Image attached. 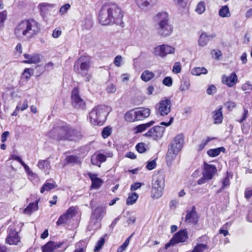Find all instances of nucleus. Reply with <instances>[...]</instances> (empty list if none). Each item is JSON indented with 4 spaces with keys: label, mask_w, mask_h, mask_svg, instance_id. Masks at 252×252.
<instances>
[{
    "label": "nucleus",
    "mask_w": 252,
    "mask_h": 252,
    "mask_svg": "<svg viewBox=\"0 0 252 252\" xmlns=\"http://www.w3.org/2000/svg\"><path fill=\"white\" fill-rule=\"evenodd\" d=\"M123 12L121 8L115 3H106L103 5L98 15L99 23L102 25L115 24L124 27Z\"/></svg>",
    "instance_id": "nucleus-1"
},
{
    "label": "nucleus",
    "mask_w": 252,
    "mask_h": 252,
    "mask_svg": "<svg viewBox=\"0 0 252 252\" xmlns=\"http://www.w3.org/2000/svg\"><path fill=\"white\" fill-rule=\"evenodd\" d=\"M39 31V24L33 19H29L22 21L16 26L14 29V34L20 40H29Z\"/></svg>",
    "instance_id": "nucleus-2"
},
{
    "label": "nucleus",
    "mask_w": 252,
    "mask_h": 252,
    "mask_svg": "<svg viewBox=\"0 0 252 252\" xmlns=\"http://www.w3.org/2000/svg\"><path fill=\"white\" fill-rule=\"evenodd\" d=\"M79 135L76 129L66 124L58 125L48 133L50 138L57 141L74 140Z\"/></svg>",
    "instance_id": "nucleus-3"
},
{
    "label": "nucleus",
    "mask_w": 252,
    "mask_h": 252,
    "mask_svg": "<svg viewBox=\"0 0 252 252\" xmlns=\"http://www.w3.org/2000/svg\"><path fill=\"white\" fill-rule=\"evenodd\" d=\"M155 27L158 33L161 36L170 35L172 32V27L169 23L168 15L166 12L158 13L154 17Z\"/></svg>",
    "instance_id": "nucleus-4"
},
{
    "label": "nucleus",
    "mask_w": 252,
    "mask_h": 252,
    "mask_svg": "<svg viewBox=\"0 0 252 252\" xmlns=\"http://www.w3.org/2000/svg\"><path fill=\"white\" fill-rule=\"evenodd\" d=\"M107 109L105 105H98L94 108L89 114L91 123L94 125H102L108 114Z\"/></svg>",
    "instance_id": "nucleus-5"
},
{
    "label": "nucleus",
    "mask_w": 252,
    "mask_h": 252,
    "mask_svg": "<svg viewBox=\"0 0 252 252\" xmlns=\"http://www.w3.org/2000/svg\"><path fill=\"white\" fill-rule=\"evenodd\" d=\"M106 213V209L105 207L99 206L92 210L91 216L90 224L88 229L91 231L92 230H96L100 226V221L101 220L104 215Z\"/></svg>",
    "instance_id": "nucleus-6"
},
{
    "label": "nucleus",
    "mask_w": 252,
    "mask_h": 252,
    "mask_svg": "<svg viewBox=\"0 0 252 252\" xmlns=\"http://www.w3.org/2000/svg\"><path fill=\"white\" fill-rule=\"evenodd\" d=\"M164 176L163 174H156L154 176L152 183V197L158 198L163 193L164 188Z\"/></svg>",
    "instance_id": "nucleus-7"
},
{
    "label": "nucleus",
    "mask_w": 252,
    "mask_h": 252,
    "mask_svg": "<svg viewBox=\"0 0 252 252\" xmlns=\"http://www.w3.org/2000/svg\"><path fill=\"white\" fill-rule=\"evenodd\" d=\"M90 66V59L88 57H81L75 63L74 66V71L81 73L82 75H87Z\"/></svg>",
    "instance_id": "nucleus-8"
},
{
    "label": "nucleus",
    "mask_w": 252,
    "mask_h": 252,
    "mask_svg": "<svg viewBox=\"0 0 252 252\" xmlns=\"http://www.w3.org/2000/svg\"><path fill=\"white\" fill-rule=\"evenodd\" d=\"M188 239V232L186 229L179 230L174 235L169 242L166 243L164 246L165 249H167L171 246H173L179 243H184Z\"/></svg>",
    "instance_id": "nucleus-9"
},
{
    "label": "nucleus",
    "mask_w": 252,
    "mask_h": 252,
    "mask_svg": "<svg viewBox=\"0 0 252 252\" xmlns=\"http://www.w3.org/2000/svg\"><path fill=\"white\" fill-rule=\"evenodd\" d=\"M171 102L169 98H165L161 100L157 104L156 108L157 113L160 116H165L168 115L171 111Z\"/></svg>",
    "instance_id": "nucleus-10"
},
{
    "label": "nucleus",
    "mask_w": 252,
    "mask_h": 252,
    "mask_svg": "<svg viewBox=\"0 0 252 252\" xmlns=\"http://www.w3.org/2000/svg\"><path fill=\"white\" fill-rule=\"evenodd\" d=\"M71 102L72 105L77 109H84L86 106L85 102L81 97L79 91L77 87L73 89L71 93Z\"/></svg>",
    "instance_id": "nucleus-11"
},
{
    "label": "nucleus",
    "mask_w": 252,
    "mask_h": 252,
    "mask_svg": "<svg viewBox=\"0 0 252 252\" xmlns=\"http://www.w3.org/2000/svg\"><path fill=\"white\" fill-rule=\"evenodd\" d=\"M174 52V47L166 44H162L156 47L154 49L153 53L156 56L164 58L168 54H173Z\"/></svg>",
    "instance_id": "nucleus-12"
},
{
    "label": "nucleus",
    "mask_w": 252,
    "mask_h": 252,
    "mask_svg": "<svg viewBox=\"0 0 252 252\" xmlns=\"http://www.w3.org/2000/svg\"><path fill=\"white\" fill-rule=\"evenodd\" d=\"M164 130V127L157 126L151 128L144 135L146 137H152L154 140H158L163 136Z\"/></svg>",
    "instance_id": "nucleus-13"
},
{
    "label": "nucleus",
    "mask_w": 252,
    "mask_h": 252,
    "mask_svg": "<svg viewBox=\"0 0 252 252\" xmlns=\"http://www.w3.org/2000/svg\"><path fill=\"white\" fill-rule=\"evenodd\" d=\"M7 232L8 235L5 240L6 243L10 245H17L21 240L18 232L11 227L8 229Z\"/></svg>",
    "instance_id": "nucleus-14"
},
{
    "label": "nucleus",
    "mask_w": 252,
    "mask_h": 252,
    "mask_svg": "<svg viewBox=\"0 0 252 252\" xmlns=\"http://www.w3.org/2000/svg\"><path fill=\"white\" fill-rule=\"evenodd\" d=\"M199 220V216L196 211L195 207L193 206L190 211L187 212L185 217V222L187 223L196 224Z\"/></svg>",
    "instance_id": "nucleus-15"
},
{
    "label": "nucleus",
    "mask_w": 252,
    "mask_h": 252,
    "mask_svg": "<svg viewBox=\"0 0 252 252\" xmlns=\"http://www.w3.org/2000/svg\"><path fill=\"white\" fill-rule=\"evenodd\" d=\"M216 36L215 33H209L206 32H202L199 36L198 44L200 47L206 46L209 42L213 39Z\"/></svg>",
    "instance_id": "nucleus-16"
},
{
    "label": "nucleus",
    "mask_w": 252,
    "mask_h": 252,
    "mask_svg": "<svg viewBox=\"0 0 252 252\" xmlns=\"http://www.w3.org/2000/svg\"><path fill=\"white\" fill-rule=\"evenodd\" d=\"M184 140V135L182 133L179 134L172 141L169 147L176 149V151H180L183 147Z\"/></svg>",
    "instance_id": "nucleus-17"
},
{
    "label": "nucleus",
    "mask_w": 252,
    "mask_h": 252,
    "mask_svg": "<svg viewBox=\"0 0 252 252\" xmlns=\"http://www.w3.org/2000/svg\"><path fill=\"white\" fill-rule=\"evenodd\" d=\"M204 170L203 174L208 178V180H211L217 171L215 165L209 164L206 162L204 163Z\"/></svg>",
    "instance_id": "nucleus-18"
},
{
    "label": "nucleus",
    "mask_w": 252,
    "mask_h": 252,
    "mask_svg": "<svg viewBox=\"0 0 252 252\" xmlns=\"http://www.w3.org/2000/svg\"><path fill=\"white\" fill-rule=\"evenodd\" d=\"M222 82L225 83L229 87L234 86L238 81V77L236 73H232L229 76H226L224 75L222 77Z\"/></svg>",
    "instance_id": "nucleus-19"
},
{
    "label": "nucleus",
    "mask_w": 252,
    "mask_h": 252,
    "mask_svg": "<svg viewBox=\"0 0 252 252\" xmlns=\"http://www.w3.org/2000/svg\"><path fill=\"white\" fill-rule=\"evenodd\" d=\"M88 175L92 181L91 189H99L103 183L102 180L98 178L97 177V175L95 174H93L89 172L88 173Z\"/></svg>",
    "instance_id": "nucleus-20"
},
{
    "label": "nucleus",
    "mask_w": 252,
    "mask_h": 252,
    "mask_svg": "<svg viewBox=\"0 0 252 252\" xmlns=\"http://www.w3.org/2000/svg\"><path fill=\"white\" fill-rule=\"evenodd\" d=\"M157 0H135L137 6L142 9H147L156 3Z\"/></svg>",
    "instance_id": "nucleus-21"
},
{
    "label": "nucleus",
    "mask_w": 252,
    "mask_h": 252,
    "mask_svg": "<svg viewBox=\"0 0 252 252\" xmlns=\"http://www.w3.org/2000/svg\"><path fill=\"white\" fill-rule=\"evenodd\" d=\"M24 57L27 60L23 61L24 63H37L40 62V55L38 54H33L32 55L24 54Z\"/></svg>",
    "instance_id": "nucleus-22"
},
{
    "label": "nucleus",
    "mask_w": 252,
    "mask_h": 252,
    "mask_svg": "<svg viewBox=\"0 0 252 252\" xmlns=\"http://www.w3.org/2000/svg\"><path fill=\"white\" fill-rule=\"evenodd\" d=\"M135 111L137 121H141L149 117L150 114V110L148 108H142Z\"/></svg>",
    "instance_id": "nucleus-23"
},
{
    "label": "nucleus",
    "mask_w": 252,
    "mask_h": 252,
    "mask_svg": "<svg viewBox=\"0 0 252 252\" xmlns=\"http://www.w3.org/2000/svg\"><path fill=\"white\" fill-rule=\"evenodd\" d=\"M222 109V107L220 106L218 109L215 110L212 113V117L214 123L216 124H220L222 123L223 119Z\"/></svg>",
    "instance_id": "nucleus-24"
},
{
    "label": "nucleus",
    "mask_w": 252,
    "mask_h": 252,
    "mask_svg": "<svg viewBox=\"0 0 252 252\" xmlns=\"http://www.w3.org/2000/svg\"><path fill=\"white\" fill-rule=\"evenodd\" d=\"M155 123V122L154 121H151L148 123L137 126L134 127L133 129L134 133L137 134L142 132L143 131L146 130L148 128L152 126Z\"/></svg>",
    "instance_id": "nucleus-25"
},
{
    "label": "nucleus",
    "mask_w": 252,
    "mask_h": 252,
    "mask_svg": "<svg viewBox=\"0 0 252 252\" xmlns=\"http://www.w3.org/2000/svg\"><path fill=\"white\" fill-rule=\"evenodd\" d=\"M38 7L42 16L44 17L48 12L54 7V5L48 3H41L38 5Z\"/></svg>",
    "instance_id": "nucleus-26"
},
{
    "label": "nucleus",
    "mask_w": 252,
    "mask_h": 252,
    "mask_svg": "<svg viewBox=\"0 0 252 252\" xmlns=\"http://www.w3.org/2000/svg\"><path fill=\"white\" fill-rule=\"evenodd\" d=\"M179 151H176V149L169 147L166 155V160L168 162H171L172 160L175 158Z\"/></svg>",
    "instance_id": "nucleus-27"
},
{
    "label": "nucleus",
    "mask_w": 252,
    "mask_h": 252,
    "mask_svg": "<svg viewBox=\"0 0 252 252\" xmlns=\"http://www.w3.org/2000/svg\"><path fill=\"white\" fill-rule=\"evenodd\" d=\"M66 164H80L81 163V159L76 156H68L65 158Z\"/></svg>",
    "instance_id": "nucleus-28"
},
{
    "label": "nucleus",
    "mask_w": 252,
    "mask_h": 252,
    "mask_svg": "<svg viewBox=\"0 0 252 252\" xmlns=\"http://www.w3.org/2000/svg\"><path fill=\"white\" fill-rule=\"evenodd\" d=\"M225 149L224 147H221L215 149H211L207 151V154L209 157H216L219 156L220 152H224Z\"/></svg>",
    "instance_id": "nucleus-29"
},
{
    "label": "nucleus",
    "mask_w": 252,
    "mask_h": 252,
    "mask_svg": "<svg viewBox=\"0 0 252 252\" xmlns=\"http://www.w3.org/2000/svg\"><path fill=\"white\" fill-rule=\"evenodd\" d=\"M57 187V185L54 182L53 183H50L46 182L45 184H43L42 188L40 189V192L43 193L45 191H49L52 189H54Z\"/></svg>",
    "instance_id": "nucleus-30"
},
{
    "label": "nucleus",
    "mask_w": 252,
    "mask_h": 252,
    "mask_svg": "<svg viewBox=\"0 0 252 252\" xmlns=\"http://www.w3.org/2000/svg\"><path fill=\"white\" fill-rule=\"evenodd\" d=\"M155 77V74L152 72L146 70L144 71L141 75V79L145 81L148 82Z\"/></svg>",
    "instance_id": "nucleus-31"
},
{
    "label": "nucleus",
    "mask_w": 252,
    "mask_h": 252,
    "mask_svg": "<svg viewBox=\"0 0 252 252\" xmlns=\"http://www.w3.org/2000/svg\"><path fill=\"white\" fill-rule=\"evenodd\" d=\"M126 121L132 122L137 121L136 111L130 110L126 113L125 116Z\"/></svg>",
    "instance_id": "nucleus-32"
},
{
    "label": "nucleus",
    "mask_w": 252,
    "mask_h": 252,
    "mask_svg": "<svg viewBox=\"0 0 252 252\" xmlns=\"http://www.w3.org/2000/svg\"><path fill=\"white\" fill-rule=\"evenodd\" d=\"M38 209V202H32L24 209V213L26 214H30L32 212Z\"/></svg>",
    "instance_id": "nucleus-33"
},
{
    "label": "nucleus",
    "mask_w": 252,
    "mask_h": 252,
    "mask_svg": "<svg viewBox=\"0 0 252 252\" xmlns=\"http://www.w3.org/2000/svg\"><path fill=\"white\" fill-rule=\"evenodd\" d=\"M54 241H50L41 247L42 252H53Z\"/></svg>",
    "instance_id": "nucleus-34"
},
{
    "label": "nucleus",
    "mask_w": 252,
    "mask_h": 252,
    "mask_svg": "<svg viewBox=\"0 0 252 252\" xmlns=\"http://www.w3.org/2000/svg\"><path fill=\"white\" fill-rule=\"evenodd\" d=\"M207 70L204 67H194L191 70L192 75L199 76L201 74H206L207 73Z\"/></svg>",
    "instance_id": "nucleus-35"
},
{
    "label": "nucleus",
    "mask_w": 252,
    "mask_h": 252,
    "mask_svg": "<svg viewBox=\"0 0 252 252\" xmlns=\"http://www.w3.org/2000/svg\"><path fill=\"white\" fill-rule=\"evenodd\" d=\"M219 14L221 17H229L230 16V13L228 7L224 5L221 7L219 10Z\"/></svg>",
    "instance_id": "nucleus-36"
},
{
    "label": "nucleus",
    "mask_w": 252,
    "mask_h": 252,
    "mask_svg": "<svg viewBox=\"0 0 252 252\" xmlns=\"http://www.w3.org/2000/svg\"><path fill=\"white\" fill-rule=\"evenodd\" d=\"M138 198V195L136 192L129 194L126 199V204L128 205L134 204Z\"/></svg>",
    "instance_id": "nucleus-37"
},
{
    "label": "nucleus",
    "mask_w": 252,
    "mask_h": 252,
    "mask_svg": "<svg viewBox=\"0 0 252 252\" xmlns=\"http://www.w3.org/2000/svg\"><path fill=\"white\" fill-rule=\"evenodd\" d=\"M50 161L48 159L40 160L38 162L37 166L41 169H48L50 167Z\"/></svg>",
    "instance_id": "nucleus-38"
},
{
    "label": "nucleus",
    "mask_w": 252,
    "mask_h": 252,
    "mask_svg": "<svg viewBox=\"0 0 252 252\" xmlns=\"http://www.w3.org/2000/svg\"><path fill=\"white\" fill-rule=\"evenodd\" d=\"M133 233L130 236H129L125 241L124 244L121 245L120 247H119L117 250V252H123L124 251H125L126 248L127 247L128 245H129L130 239L133 236Z\"/></svg>",
    "instance_id": "nucleus-39"
},
{
    "label": "nucleus",
    "mask_w": 252,
    "mask_h": 252,
    "mask_svg": "<svg viewBox=\"0 0 252 252\" xmlns=\"http://www.w3.org/2000/svg\"><path fill=\"white\" fill-rule=\"evenodd\" d=\"M93 21L90 17L86 18L83 22V27L87 30L90 29L93 27Z\"/></svg>",
    "instance_id": "nucleus-40"
},
{
    "label": "nucleus",
    "mask_w": 252,
    "mask_h": 252,
    "mask_svg": "<svg viewBox=\"0 0 252 252\" xmlns=\"http://www.w3.org/2000/svg\"><path fill=\"white\" fill-rule=\"evenodd\" d=\"M69 220V218L64 213L59 217L56 222V224L58 226L62 225L66 223Z\"/></svg>",
    "instance_id": "nucleus-41"
},
{
    "label": "nucleus",
    "mask_w": 252,
    "mask_h": 252,
    "mask_svg": "<svg viewBox=\"0 0 252 252\" xmlns=\"http://www.w3.org/2000/svg\"><path fill=\"white\" fill-rule=\"evenodd\" d=\"M86 247V246L84 242H79L77 243L74 252H85Z\"/></svg>",
    "instance_id": "nucleus-42"
},
{
    "label": "nucleus",
    "mask_w": 252,
    "mask_h": 252,
    "mask_svg": "<svg viewBox=\"0 0 252 252\" xmlns=\"http://www.w3.org/2000/svg\"><path fill=\"white\" fill-rule=\"evenodd\" d=\"M76 208L75 207L72 206L69 207L64 213L69 218V219L72 218L76 213Z\"/></svg>",
    "instance_id": "nucleus-43"
},
{
    "label": "nucleus",
    "mask_w": 252,
    "mask_h": 252,
    "mask_svg": "<svg viewBox=\"0 0 252 252\" xmlns=\"http://www.w3.org/2000/svg\"><path fill=\"white\" fill-rule=\"evenodd\" d=\"M111 133V128L109 126H106L103 129L101 132V135L103 138L105 139L107 138L109 136H110Z\"/></svg>",
    "instance_id": "nucleus-44"
},
{
    "label": "nucleus",
    "mask_w": 252,
    "mask_h": 252,
    "mask_svg": "<svg viewBox=\"0 0 252 252\" xmlns=\"http://www.w3.org/2000/svg\"><path fill=\"white\" fill-rule=\"evenodd\" d=\"M105 242V239L103 237H101L100 239L96 243V246L94 249V252H98L102 248Z\"/></svg>",
    "instance_id": "nucleus-45"
},
{
    "label": "nucleus",
    "mask_w": 252,
    "mask_h": 252,
    "mask_svg": "<svg viewBox=\"0 0 252 252\" xmlns=\"http://www.w3.org/2000/svg\"><path fill=\"white\" fill-rule=\"evenodd\" d=\"M205 10V3L203 1L199 2L197 5L196 8L195 9V11L198 14L203 13Z\"/></svg>",
    "instance_id": "nucleus-46"
},
{
    "label": "nucleus",
    "mask_w": 252,
    "mask_h": 252,
    "mask_svg": "<svg viewBox=\"0 0 252 252\" xmlns=\"http://www.w3.org/2000/svg\"><path fill=\"white\" fill-rule=\"evenodd\" d=\"M136 150L139 153H143L146 151L145 144L144 143H139L136 145Z\"/></svg>",
    "instance_id": "nucleus-47"
},
{
    "label": "nucleus",
    "mask_w": 252,
    "mask_h": 252,
    "mask_svg": "<svg viewBox=\"0 0 252 252\" xmlns=\"http://www.w3.org/2000/svg\"><path fill=\"white\" fill-rule=\"evenodd\" d=\"M222 187L219 190L218 192H220L221 190L223 189L226 187L229 186L230 185V180L228 177V176H226L224 177L222 180Z\"/></svg>",
    "instance_id": "nucleus-48"
},
{
    "label": "nucleus",
    "mask_w": 252,
    "mask_h": 252,
    "mask_svg": "<svg viewBox=\"0 0 252 252\" xmlns=\"http://www.w3.org/2000/svg\"><path fill=\"white\" fill-rule=\"evenodd\" d=\"M181 71V65L180 62H176L173 66L172 69V71L173 73L175 74H178L180 73Z\"/></svg>",
    "instance_id": "nucleus-49"
},
{
    "label": "nucleus",
    "mask_w": 252,
    "mask_h": 252,
    "mask_svg": "<svg viewBox=\"0 0 252 252\" xmlns=\"http://www.w3.org/2000/svg\"><path fill=\"white\" fill-rule=\"evenodd\" d=\"M214 139V138L208 137L206 140H203L198 146V151H202L204 148L205 146L208 144V143Z\"/></svg>",
    "instance_id": "nucleus-50"
},
{
    "label": "nucleus",
    "mask_w": 252,
    "mask_h": 252,
    "mask_svg": "<svg viewBox=\"0 0 252 252\" xmlns=\"http://www.w3.org/2000/svg\"><path fill=\"white\" fill-rule=\"evenodd\" d=\"M7 13L5 11L0 12V28L3 27V23L6 20Z\"/></svg>",
    "instance_id": "nucleus-51"
},
{
    "label": "nucleus",
    "mask_w": 252,
    "mask_h": 252,
    "mask_svg": "<svg viewBox=\"0 0 252 252\" xmlns=\"http://www.w3.org/2000/svg\"><path fill=\"white\" fill-rule=\"evenodd\" d=\"M211 54L213 57L215 56V58L217 60H219L220 57L222 56L221 52L219 50H212L211 52Z\"/></svg>",
    "instance_id": "nucleus-52"
},
{
    "label": "nucleus",
    "mask_w": 252,
    "mask_h": 252,
    "mask_svg": "<svg viewBox=\"0 0 252 252\" xmlns=\"http://www.w3.org/2000/svg\"><path fill=\"white\" fill-rule=\"evenodd\" d=\"M91 162L93 165L100 166L101 162L98 158H97L96 155L94 154L91 158Z\"/></svg>",
    "instance_id": "nucleus-53"
},
{
    "label": "nucleus",
    "mask_w": 252,
    "mask_h": 252,
    "mask_svg": "<svg viewBox=\"0 0 252 252\" xmlns=\"http://www.w3.org/2000/svg\"><path fill=\"white\" fill-rule=\"evenodd\" d=\"M162 83L165 86L170 87L172 85V79L170 77H165L162 81Z\"/></svg>",
    "instance_id": "nucleus-54"
},
{
    "label": "nucleus",
    "mask_w": 252,
    "mask_h": 252,
    "mask_svg": "<svg viewBox=\"0 0 252 252\" xmlns=\"http://www.w3.org/2000/svg\"><path fill=\"white\" fill-rule=\"evenodd\" d=\"M225 106L229 111H232L236 107V103L232 101H228L225 103Z\"/></svg>",
    "instance_id": "nucleus-55"
},
{
    "label": "nucleus",
    "mask_w": 252,
    "mask_h": 252,
    "mask_svg": "<svg viewBox=\"0 0 252 252\" xmlns=\"http://www.w3.org/2000/svg\"><path fill=\"white\" fill-rule=\"evenodd\" d=\"M190 86L189 83L188 81H184L181 83L180 86V90L182 91H186L189 89Z\"/></svg>",
    "instance_id": "nucleus-56"
},
{
    "label": "nucleus",
    "mask_w": 252,
    "mask_h": 252,
    "mask_svg": "<svg viewBox=\"0 0 252 252\" xmlns=\"http://www.w3.org/2000/svg\"><path fill=\"white\" fill-rule=\"evenodd\" d=\"M156 166V162L155 160L149 161L146 165V168L149 170H152L154 169Z\"/></svg>",
    "instance_id": "nucleus-57"
},
{
    "label": "nucleus",
    "mask_w": 252,
    "mask_h": 252,
    "mask_svg": "<svg viewBox=\"0 0 252 252\" xmlns=\"http://www.w3.org/2000/svg\"><path fill=\"white\" fill-rule=\"evenodd\" d=\"M216 87L213 85H210L209 86V87L207 88L206 92L208 94L211 95L214 94H215L216 92Z\"/></svg>",
    "instance_id": "nucleus-58"
},
{
    "label": "nucleus",
    "mask_w": 252,
    "mask_h": 252,
    "mask_svg": "<svg viewBox=\"0 0 252 252\" xmlns=\"http://www.w3.org/2000/svg\"><path fill=\"white\" fill-rule=\"evenodd\" d=\"M175 3L180 7H184L187 3V0H173Z\"/></svg>",
    "instance_id": "nucleus-59"
},
{
    "label": "nucleus",
    "mask_w": 252,
    "mask_h": 252,
    "mask_svg": "<svg viewBox=\"0 0 252 252\" xmlns=\"http://www.w3.org/2000/svg\"><path fill=\"white\" fill-rule=\"evenodd\" d=\"M70 7V5L68 3L65 4L62 6L60 9V13L61 14L65 13Z\"/></svg>",
    "instance_id": "nucleus-60"
},
{
    "label": "nucleus",
    "mask_w": 252,
    "mask_h": 252,
    "mask_svg": "<svg viewBox=\"0 0 252 252\" xmlns=\"http://www.w3.org/2000/svg\"><path fill=\"white\" fill-rule=\"evenodd\" d=\"M106 91L108 93H114L116 91V87L114 84H111L107 87Z\"/></svg>",
    "instance_id": "nucleus-61"
},
{
    "label": "nucleus",
    "mask_w": 252,
    "mask_h": 252,
    "mask_svg": "<svg viewBox=\"0 0 252 252\" xmlns=\"http://www.w3.org/2000/svg\"><path fill=\"white\" fill-rule=\"evenodd\" d=\"M122 60V57L120 56H117L114 60V63L116 66L120 67L121 65V62Z\"/></svg>",
    "instance_id": "nucleus-62"
},
{
    "label": "nucleus",
    "mask_w": 252,
    "mask_h": 252,
    "mask_svg": "<svg viewBox=\"0 0 252 252\" xmlns=\"http://www.w3.org/2000/svg\"><path fill=\"white\" fill-rule=\"evenodd\" d=\"M20 164L23 166L26 172L29 175L33 174V173L31 170L30 167L23 161H21Z\"/></svg>",
    "instance_id": "nucleus-63"
},
{
    "label": "nucleus",
    "mask_w": 252,
    "mask_h": 252,
    "mask_svg": "<svg viewBox=\"0 0 252 252\" xmlns=\"http://www.w3.org/2000/svg\"><path fill=\"white\" fill-rule=\"evenodd\" d=\"M31 69L26 68L24 69L23 75L26 79H29L31 76Z\"/></svg>",
    "instance_id": "nucleus-64"
}]
</instances>
